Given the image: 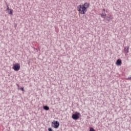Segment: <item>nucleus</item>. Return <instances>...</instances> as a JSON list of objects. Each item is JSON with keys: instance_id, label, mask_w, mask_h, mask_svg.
<instances>
[{"instance_id": "obj_1", "label": "nucleus", "mask_w": 131, "mask_h": 131, "mask_svg": "<svg viewBox=\"0 0 131 131\" xmlns=\"http://www.w3.org/2000/svg\"><path fill=\"white\" fill-rule=\"evenodd\" d=\"M88 8H90V3L86 2L83 5L77 6V10L80 14H84L86 13Z\"/></svg>"}, {"instance_id": "obj_2", "label": "nucleus", "mask_w": 131, "mask_h": 131, "mask_svg": "<svg viewBox=\"0 0 131 131\" xmlns=\"http://www.w3.org/2000/svg\"><path fill=\"white\" fill-rule=\"evenodd\" d=\"M51 125L54 128H58L59 126H60V123L58 121H53Z\"/></svg>"}, {"instance_id": "obj_3", "label": "nucleus", "mask_w": 131, "mask_h": 131, "mask_svg": "<svg viewBox=\"0 0 131 131\" xmlns=\"http://www.w3.org/2000/svg\"><path fill=\"white\" fill-rule=\"evenodd\" d=\"M80 117V113L76 112L74 114L72 115V118H73V119H74V120H77V119H78V118H79V117Z\"/></svg>"}, {"instance_id": "obj_4", "label": "nucleus", "mask_w": 131, "mask_h": 131, "mask_svg": "<svg viewBox=\"0 0 131 131\" xmlns=\"http://www.w3.org/2000/svg\"><path fill=\"white\" fill-rule=\"evenodd\" d=\"M12 69L15 71H19L20 70V64L16 63L13 64Z\"/></svg>"}, {"instance_id": "obj_5", "label": "nucleus", "mask_w": 131, "mask_h": 131, "mask_svg": "<svg viewBox=\"0 0 131 131\" xmlns=\"http://www.w3.org/2000/svg\"><path fill=\"white\" fill-rule=\"evenodd\" d=\"M104 20L105 21H107V22H110V21L112 20V16H106L105 17H104Z\"/></svg>"}, {"instance_id": "obj_6", "label": "nucleus", "mask_w": 131, "mask_h": 131, "mask_svg": "<svg viewBox=\"0 0 131 131\" xmlns=\"http://www.w3.org/2000/svg\"><path fill=\"white\" fill-rule=\"evenodd\" d=\"M121 63H122L121 59H118V60H117L116 62V64H117V66H121Z\"/></svg>"}, {"instance_id": "obj_7", "label": "nucleus", "mask_w": 131, "mask_h": 131, "mask_svg": "<svg viewBox=\"0 0 131 131\" xmlns=\"http://www.w3.org/2000/svg\"><path fill=\"white\" fill-rule=\"evenodd\" d=\"M128 50H129V47H125L124 48V52H125V54H128Z\"/></svg>"}, {"instance_id": "obj_8", "label": "nucleus", "mask_w": 131, "mask_h": 131, "mask_svg": "<svg viewBox=\"0 0 131 131\" xmlns=\"http://www.w3.org/2000/svg\"><path fill=\"white\" fill-rule=\"evenodd\" d=\"M43 109L48 111V110H50V107L48 105H45L43 106Z\"/></svg>"}, {"instance_id": "obj_9", "label": "nucleus", "mask_w": 131, "mask_h": 131, "mask_svg": "<svg viewBox=\"0 0 131 131\" xmlns=\"http://www.w3.org/2000/svg\"><path fill=\"white\" fill-rule=\"evenodd\" d=\"M101 17L102 18H104V19H105V17H106V13H105V12H103L101 14Z\"/></svg>"}, {"instance_id": "obj_10", "label": "nucleus", "mask_w": 131, "mask_h": 131, "mask_svg": "<svg viewBox=\"0 0 131 131\" xmlns=\"http://www.w3.org/2000/svg\"><path fill=\"white\" fill-rule=\"evenodd\" d=\"M8 14L9 15H13V10L10 9Z\"/></svg>"}, {"instance_id": "obj_11", "label": "nucleus", "mask_w": 131, "mask_h": 131, "mask_svg": "<svg viewBox=\"0 0 131 131\" xmlns=\"http://www.w3.org/2000/svg\"><path fill=\"white\" fill-rule=\"evenodd\" d=\"M90 131H95V129L94 128L90 127Z\"/></svg>"}, {"instance_id": "obj_12", "label": "nucleus", "mask_w": 131, "mask_h": 131, "mask_svg": "<svg viewBox=\"0 0 131 131\" xmlns=\"http://www.w3.org/2000/svg\"><path fill=\"white\" fill-rule=\"evenodd\" d=\"M19 90H20L22 92H24V87H21L19 88Z\"/></svg>"}, {"instance_id": "obj_13", "label": "nucleus", "mask_w": 131, "mask_h": 131, "mask_svg": "<svg viewBox=\"0 0 131 131\" xmlns=\"http://www.w3.org/2000/svg\"><path fill=\"white\" fill-rule=\"evenodd\" d=\"M7 11H10V10L11 9H10V7H9V6L7 5Z\"/></svg>"}, {"instance_id": "obj_14", "label": "nucleus", "mask_w": 131, "mask_h": 131, "mask_svg": "<svg viewBox=\"0 0 131 131\" xmlns=\"http://www.w3.org/2000/svg\"><path fill=\"white\" fill-rule=\"evenodd\" d=\"M48 131H53V129H52V128H48Z\"/></svg>"}, {"instance_id": "obj_15", "label": "nucleus", "mask_w": 131, "mask_h": 131, "mask_svg": "<svg viewBox=\"0 0 131 131\" xmlns=\"http://www.w3.org/2000/svg\"><path fill=\"white\" fill-rule=\"evenodd\" d=\"M128 79L131 80V76H130V77H128Z\"/></svg>"}, {"instance_id": "obj_16", "label": "nucleus", "mask_w": 131, "mask_h": 131, "mask_svg": "<svg viewBox=\"0 0 131 131\" xmlns=\"http://www.w3.org/2000/svg\"><path fill=\"white\" fill-rule=\"evenodd\" d=\"M103 13H105V9H103Z\"/></svg>"}]
</instances>
